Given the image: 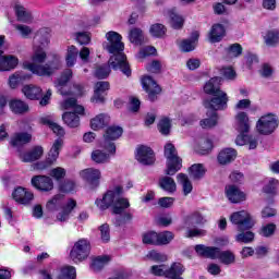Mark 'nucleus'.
<instances>
[{"instance_id": "f257e3e1", "label": "nucleus", "mask_w": 279, "mask_h": 279, "mask_svg": "<svg viewBox=\"0 0 279 279\" xmlns=\"http://www.w3.org/2000/svg\"><path fill=\"white\" fill-rule=\"evenodd\" d=\"M45 47H49V29L41 28L35 35L32 62L24 63L25 69L40 77H49L62 69V60L58 54H53L51 61L43 64L47 60Z\"/></svg>"}, {"instance_id": "f03ea898", "label": "nucleus", "mask_w": 279, "mask_h": 279, "mask_svg": "<svg viewBox=\"0 0 279 279\" xmlns=\"http://www.w3.org/2000/svg\"><path fill=\"white\" fill-rule=\"evenodd\" d=\"M107 43L102 45L104 49L111 53L108 64L99 65L96 68L95 75L98 80H106L110 75V66L113 71H122L126 77L132 75V70H130V64L128 63V57L123 53L125 46L121 43V35L114 31H110L106 34Z\"/></svg>"}, {"instance_id": "7ed1b4c3", "label": "nucleus", "mask_w": 279, "mask_h": 279, "mask_svg": "<svg viewBox=\"0 0 279 279\" xmlns=\"http://www.w3.org/2000/svg\"><path fill=\"white\" fill-rule=\"evenodd\" d=\"M121 195H123V187L118 185L113 190L107 191L102 198H97L95 204L99 210H108L112 207L113 215H121L125 208H130V201Z\"/></svg>"}, {"instance_id": "20e7f679", "label": "nucleus", "mask_w": 279, "mask_h": 279, "mask_svg": "<svg viewBox=\"0 0 279 279\" xmlns=\"http://www.w3.org/2000/svg\"><path fill=\"white\" fill-rule=\"evenodd\" d=\"M166 175H175L182 169V159L178 156V149L171 143L165 145Z\"/></svg>"}, {"instance_id": "39448f33", "label": "nucleus", "mask_w": 279, "mask_h": 279, "mask_svg": "<svg viewBox=\"0 0 279 279\" xmlns=\"http://www.w3.org/2000/svg\"><path fill=\"white\" fill-rule=\"evenodd\" d=\"M122 134L123 129L121 126H109L104 134L102 141L100 142V147L106 149L108 154L114 155L117 153V146L114 145L113 141L121 138Z\"/></svg>"}, {"instance_id": "423d86ee", "label": "nucleus", "mask_w": 279, "mask_h": 279, "mask_svg": "<svg viewBox=\"0 0 279 279\" xmlns=\"http://www.w3.org/2000/svg\"><path fill=\"white\" fill-rule=\"evenodd\" d=\"M90 256V241L80 239L76 241L70 252V258L73 263H82Z\"/></svg>"}, {"instance_id": "0eeeda50", "label": "nucleus", "mask_w": 279, "mask_h": 279, "mask_svg": "<svg viewBox=\"0 0 279 279\" xmlns=\"http://www.w3.org/2000/svg\"><path fill=\"white\" fill-rule=\"evenodd\" d=\"M230 221L234 226H238L239 232H245V230H251V228H254V219L246 210L233 213L230 216Z\"/></svg>"}, {"instance_id": "6e6552de", "label": "nucleus", "mask_w": 279, "mask_h": 279, "mask_svg": "<svg viewBox=\"0 0 279 279\" xmlns=\"http://www.w3.org/2000/svg\"><path fill=\"white\" fill-rule=\"evenodd\" d=\"M279 125L278 117L274 114H266L259 118L256 123V130L259 134H264V136H268V134H274L276 129Z\"/></svg>"}, {"instance_id": "1a4fd4ad", "label": "nucleus", "mask_w": 279, "mask_h": 279, "mask_svg": "<svg viewBox=\"0 0 279 279\" xmlns=\"http://www.w3.org/2000/svg\"><path fill=\"white\" fill-rule=\"evenodd\" d=\"M204 107L211 112H217V110H226L228 108V94L220 90L213 96L210 100L204 101Z\"/></svg>"}, {"instance_id": "9d476101", "label": "nucleus", "mask_w": 279, "mask_h": 279, "mask_svg": "<svg viewBox=\"0 0 279 279\" xmlns=\"http://www.w3.org/2000/svg\"><path fill=\"white\" fill-rule=\"evenodd\" d=\"M64 145V142L62 138H58L54 141L46 161H39L37 162V169L44 170L48 167V165H53L56 160H58V156H60V150L62 149V146Z\"/></svg>"}, {"instance_id": "9b49d317", "label": "nucleus", "mask_w": 279, "mask_h": 279, "mask_svg": "<svg viewBox=\"0 0 279 279\" xmlns=\"http://www.w3.org/2000/svg\"><path fill=\"white\" fill-rule=\"evenodd\" d=\"M5 36H0V47H3ZM19 66V58L14 56H3V51L0 50V71H12Z\"/></svg>"}, {"instance_id": "f8f14e48", "label": "nucleus", "mask_w": 279, "mask_h": 279, "mask_svg": "<svg viewBox=\"0 0 279 279\" xmlns=\"http://www.w3.org/2000/svg\"><path fill=\"white\" fill-rule=\"evenodd\" d=\"M142 85H143V88L148 94L149 100L156 101L158 95H160V92H161L158 83H156V81H154L151 76H144L142 78Z\"/></svg>"}, {"instance_id": "ddd939ff", "label": "nucleus", "mask_w": 279, "mask_h": 279, "mask_svg": "<svg viewBox=\"0 0 279 279\" xmlns=\"http://www.w3.org/2000/svg\"><path fill=\"white\" fill-rule=\"evenodd\" d=\"M135 158L141 162V165L148 166L156 162V155H154V150L147 146H140Z\"/></svg>"}, {"instance_id": "4468645a", "label": "nucleus", "mask_w": 279, "mask_h": 279, "mask_svg": "<svg viewBox=\"0 0 279 279\" xmlns=\"http://www.w3.org/2000/svg\"><path fill=\"white\" fill-rule=\"evenodd\" d=\"M12 197L17 204H22L23 206H27L34 202V193L27 191L25 187H16L12 193Z\"/></svg>"}, {"instance_id": "2eb2a0df", "label": "nucleus", "mask_w": 279, "mask_h": 279, "mask_svg": "<svg viewBox=\"0 0 279 279\" xmlns=\"http://www.w3.org/2000/svg\"><path fill=\"white\" fill-rule=\"evenodd\" d=\"M32 184L38 191H44L48 193L49 191H53V180L49 177L37 175L32 178Z\"/></svg>"}, {"instance_id": "dca6fc26", "label": "nucleus", "mask_w": 279, "mask_h": 279, "mask_svg": "<svg viewBox=\"0 0 279 279\" xmlns=\"http://www.w3.org/2000/svg\"><path fill=\"white\" fill-rule=\"evenodd\" d=\"M80 175L85 180V182L92 184V186H97L99 184V180H101V171L95 168L84 169L80 172Z\"/></svg>"}, {"instance_id": "f3484780", "label": "nucleus", "mask_w": 279, "mask_h": 279, "mask_svg": "<svg viewBox=\"0 0 279 279\" xmlns=\"http://www.w3.org/2000/svg\"><path fill=\"white\" fill-rule=\"evenodd\" d=\"M195 252L196 254H198V256H204L205 258H211V260H215L219 258L221 248L215 246H206L204 244H197L195 246Z\"/></svg>"}, {"instance_id": "a211bd4d", "label": "nucleus", "mask_w": 279, "mask_h": 279, "mask_svg": "<svg viewBox=\"0 0 279 279\" xmlns=\"http://www.w3.org/2000/svg\"><path fill=\"white\" fill-rule=\"evenodd\" d=\"M75 206H77V202H75V199L70 198L61 208V210L57 214L56 219L60 221V223L69 221L71 213H73Z\"/></svg>"}, {"instance_id": "6ab92c4d", "label": "nucleus", "mask_w": 279, "mask_h": 279, "mask_svg": "<svg viewBox=\"0 0 279 279\" xmlns=\"http://www.w3.org/2000/svg\"><path fill=\"white\" fill-rule=\"evenodd\" d=\"M226 195L232 204H240V202H245V193L241 192L235 185L226 186Z\"/></svg>"}, {"instance_id": "aec40b11", "label": "nucleus", "mask_w": 279, "mask_h": 279, "mask_svg": "<svg viewBox=\"0 0 279 279\" xmlns=\"http://www.w3.org/2000/svg\"><path fill=\"white\" fill-rule=\"evenodd\" d=\"M110 89V83L106 81L97 82L94 89V96L92 97V101L96 104H104V95L102 93H106V90Z\"/></svg>"}, {"instance_id": "412c9836", "label": "nucleus", "mask_w": 279, "mask_h": 279, "mask_svg": "<svg viewBox=\"0 0 279 279\" xmlns=\"http://www.w3.org/2000/svg\"><path fill=\"white\" fill-rule=\"evenodd\" d=\"M64 206H66V202H64V195L62 194L54 195L46 203V209L49 210V213H56L60 210V208H64Z\"/></svg>"}, {"instance_id": "4be33fe9", "label": "nucleus", "mask_w": 279, "mask_h": 279, "mask_svg": "<svg viewBox=\"0 0 279 279\" xmlns=\"http://www.w3.org/2000/svg\"><path fill=\"white\" fill-rule=\"evenodd\" d=\"M9 108L13 114H27L29 112V105L21 99H11Z\"/></svg>"}, {"instance_id": "5701e85b", "label": "nucleus", "mask_w": 279, "mask_h": 279, "mask_svg": "<svg viewBox=\"0 0 279 279\" xmlns=\"http://www.w3.org/2000/svg\"><path fill=\"white\" fill-rule=\"evenodd\" d=\"M27 143H32V134L27 132L14 133L10 141L12 147H23Z\"/></svg>"}, {"instance_id": "b1692460", "label": "nucleus", "mask_w": 279, "mask_h": 279, "mask_svg": "<svg viewBox=\"0 0 279 279\" xmlns=\"http://www.w3.org/2000/svg\"><path fill=\"white\" fill-rule=\"evenodd\" d=\"M218 162L222 167H226L230 162L236 159V151L233 148H225L218 154Z\"/></svg>"}, {"instance_id": "393cba45", "label": "nucleus", "mask_w": 279, "mask_h": 279, "mask_svg": "<svg viewBox=\"0 0 279 279\" xmlns=\"http://www.w3.org/2000/svg\"><path fill=\"white\" fill-rule=\"evenodd\" d=\"M22 93L31 100L40 99L43 97V88L36 85H25L22 88Z\"/></svg>"}, {"instance_id": "a878e982", "label": "nucleus", "mask_w": 279, "mask_h": 279, "mask_svg": "<svg viewBox=\"0 0 279 279\" xmlns=\"http://www.w3.org/2000/svg\"><path fill=\"white\" fill-rule=\"evenodd\" d=\"M235 121H236L238 131L240 132V134H245L250 132V118L247 117V113L239 112L235 116Z\"/></svg>"}, {"instance_id": "bb28decb", "label": "nucleus", "mask_w": 279, "mask_h": 279, "mask_svg": "<svg viewBox=\"0 0 279 279\" xmlns=\"http://www.w3.org/2000/svg\"><path fill=\"white\" fill-rule=\"evenodd\" d=\"M110 123V117L107 114L100 113L96 116L94 119L90 120V128L92 130H104L106 125Z\"/></svg>"}, {"instance_id": "cd10ccee", "label": "nucleus", "mask_w": 279, "mask_h": 279, "mask_svg": "<svg viewBox=\"0 0 279 279\" xmlns=\"http://www.w3.org/2000/svg\"><path fill=\"white\" fill-rule=\"evenodd\" d=\"M226 36V28L221 24H214L209 32V40L211 43H220V40Z\"/></svg>"}, {"instance_id": "c85d7f7f", "label": "nucleus", "mask_w": 279, "mask_h": 279, "mask_svg": "<svg viewBox=\"0 0 279 279\" xmlns=\"http://www.w3.org/2000/svg\"><path fill=\"white\" fill-rule=\"evenodd\" d=\"M62 110H74L76 114H84V107L82 105H77V99L68 98L63 102H61Z\"/></svg>"}, {"instance_id": "c756f323", "label": "nucleus", "mask_w": 279, "mask_h": 279, "mask_svg": "<svg viewBox=\"0 0 279 279\" xmlns=\"http://www.w3.org/2000/svg\"><path fill=\"white\" fill-rule=\"evenodd\" d=\"M159 186L162 191L167 193H175L178 191V185L175 184V180L171 177H162L159 179Z\"/></svg>"}, {"instance_id": "7c9ffc66", "label": "nucleus", "mask_w": 279, "mask_h": 279, "mask_svg": "<svg viewBox=\"0 0 279 279\" xmlns=\"http://www.w3.org/2000/svg\"><path fill=\"white\" fill-rule=\"evenodd\" d=\"M221 82L220 77L210 78L204 86V92L207 95H217V93H221V88H219V84Z\"/></svg>"}, {"instance_id": "2f4dec72", "label": "nucleus", "mask_w": 279, "mask_h": 279, "mask_svg": "<svg viewBox=\"0 0 279 279\" xmlns=\"http://www.w3.org/2000/svg\"><path fill=\"white\" fill-rule=\"evenodd\" d=\"M43 153H44L43 147L36 146L32 150H29L28 153L22 156V161L34 162L36 160H39V158H41L43 156Z\"/></svg>"}, {"instance_id": "473e14b6", "label": "nucleus", "mask_w": 279, "mask_h": 279, "mask_svg": "<svg viewBox=\"0 0 279 279\" xmlns=\"http://www.w3.org/2000/svg\"><path fill=\"white\" fill-rule=\"evenodd\" d=\"M177 181L179 184H181L183 189V195H189L193 191V183H191V179H189V175L184 173H179L177 175Z\"/></svg>"}, {"instance_id": "72a5a7b5", "label": "nucleus", "mask_w": 279, "mask_h": 279, "mask_svg": "<svg viewBox=\"0 0 279 279\" xmlns=\"http://www.w3.org/2000/svg\"><path fill=\"white\" fill-rule=\"evenodd\" d=\"M192 180H202L206 175V168L202 163H194L189 168Z\"/></svg>"}, {"instance_id": "f704fd0d", "label": "nucleus", "mask_w": 279, "mask_h": 279, "mask_svg": "<svg viewBox=\"0 0 279 279\" xmlns=\"http://www.w3.org/2000/svg\"><path fill=\"white\" fill-rule=\"evenodd\" d=\"M129 39L133 45L141 46L145 43V35L141 28H132L129 33Z\"/></svg>"}, {"instance_id": "c9c22d12", "label": "nucleus", "mask_w": 279, "mask_h": 279, "mask_svg": "<svg viewBox=\"0 0 279 279\" xmlns=\"http://www.w3.org/2000/svg\"><path fill=\"white\" fill-rule=\"evenodd\" d=\"M108 263H110V256L108 255L95 257L90 264V269L93 271H101Z\"/></svg>"}, {"instance_id": "e433bc0d", "label": "nucleus", "mask_w": 279, "mask_h": 279, "mask_svg": "<svg viewBox=\"0 0 279 279\" xmlns=\"http://www.w3.org/2000/svg\"><path fill=\"white\" fill-rule=\"evenodd\" d=\"M62 119L68 128H80V116L77 113L64 112Z\"/></svg>"}, {"instance_id": "4c0bfd02", "label": "nucleus", "mask_w": 279, "mask_h": 279, "mask_svg": "<svg viewBox=\"0 0 279 279\" xmlns=\"http://www.w3.org/2000/svg\"><path fill=\"white\" fill-rule=\"evenodd\" d=\"M196 225H204L206 223V218L203 217L202 213L195 211L186 217L185 219V226L186 228H191V226Z\"/></svg>"}, {"instance_id": "58836bf2", "label": "nucleus", "mask_w": 279, "mask_h": 279, "mask_svg": "<svg viewBox=\"0 0 279 279\" xmlns=\"http://www.w3.org/2000/svg\"><path fill=\"white\" fill-rule=\"evenodd\" d=\"M207 117H210V118H207V119H204L201 121V126L204 130H210V128H215V125H217V121L219 119L216 111H208Z\"/></svg>"}, {"instance_id": "ea45409f", "label": "nucleus", "mask_w": 279, "mask_h": 279, "mask_svg": "<svg viewBox=\"0 0 279 279\" xmlns=\"http://www.w3.org/2000/svg\"><path fill=\"white\" fill-rule=\"evenodd\" d=\"M218 259L220 263H222V265H234L236 256H234L232 251H220Z\"/></svg>"}, {"instance_id": "a19ab883", "label": "nucleus", "mask_w": 279, "mask_h": 279, "mask_svg": "<svg viewBox=\"0 0 279 279\" xmlns=\"http://www.w3.org/2000/svg\"><path fill=\"white\" fill-rule=\"evenodd\" d=\"M15 14L17 21H21V23H32V13L27 12V10L19 4L15 5Z\"/></svg>"}, {"instance_id": "79ce46f5", "label": "nucleus", "mask_w": 279, "mask_h": 279, "mask_svg": "<svg viewBox=\"0 0 279 279\" xmlns=\"http://www.w3.org/2000/svg\"><path fill=\"white\" fill-rule=\"evenodd\" d=\"M77 48L75 46L68 47V52L65 57L66 66H75V62H77Z\"/></svg>"}, {"instance_id": "37998d69", "label": "nucleus", "mask_w": 279, "mask_h": 279, "mask_svg": "<svg viewBox=\"0 0 279 279\" xmlns=\"http://www.w3.org/2000/svg\"><path fill=\"white\" fill-rule=\"evenodd\" d=\"M29 75L23 74V72H16L9 77V86L11 88H16L21 82H25V80H29Z\"/></svg>"}, {"instance_id": "c03bdc74", "label": "nucleus", "mask_w": 279, "mask_h": 279, "mask_svg": "<svg viewBox=\"0 0 279 279\" xmlns=\"http://www.w3.org/2000/svg\"><path fill=\"white\" fill-rule=\"evenodd\" d=\"M92 160L97 162V165H104L105 162H110V154H106L102 150H94L92 153Z\"/></svg>"}, {"instance_id": "a18cd8bd", "label": "nucleus", "mask_w": 279, "mask_h": 279, "mask_svg": "<svg viewBox=\"0 0 279 279\" xmlns=\"http://www.w3.org/2000/svg\"><path fill=\"white\" fill-rule=\"evenodd\" d=\"M264 40L267 47H276V45L279 43V32L268 31L264 36Z\"/></svg>"}, {"instance_id": "49530a36", "label": "nucleus", "mask_w": 279, "mask_h": 279, "mask_svg": "<svg viewBox=\"0 0 279 279\" xmlns=\"http://www.w3.org/2000/svg\"><path fill=\"white\" fill-rule=\"evenodd\" d=\"M174 234L171 231H163L157 233V245H169L173 241Z\"/></svg>"}, {"instance_id": "de8ad7c7", "label": "nucleus", "mask_w": 279, "mask_h": 279, "mask_svg": "<svg viewBox=\"0 0 279 279\" xmlns=\"http://www.w3.org/2000/svg\"><path fill=\"white\" fill-rule=\"evenodd\" d=\"M169 16L173 29H182V26L184 25V19H182V16H180L174 10L169 12Z\"/></svg>"}, {"instance_id": "09e8293b", "label": "nucleus", "mask_w": 279, "mask_h": 279, "mask_svg": "<svg viewBox=\"0 0 279 279\" xmlns=\"http://www.w3.org/2000/svg\"><path fill=\"white\" fill-rule=\"evenodd\" d=\"M147 258H149V260H154V263H167V260H169L167 254L160 253L158 251L148 252Z\"/></svg>"}, {"instance_id": "8fccbe9b", "label": "nucleus", "mask_w": 279, "mask_h": 279, "mask_svg": "<svg viewBox=\"0 0 279 279\" xmlns=\"http://www.w3.org/2000/svg\"><path fill=\"white\" fill-rule=\"evenodd\" d=\"M143 243L145 245H158V233L155 231L144 233Z\"/></svg>"}, {"instance_id": "3c124183", "label": "nucleus", "mask_w": 279, "mask_h": 279, "mask_svg": "<svg viewBox=\"0 0 279 279\" xmlns=\"http://www.w3.org/2000/svg\"><path fill=\"white\" fill-rule=\"evenodd\" d=\"M149 33L155 38H162V36L167 33V28L162 24H153L150 26Z\"/></svg>"}, {"instance_id": "603ef678", "label": "nucleus", "mask_w": 279, "mask_h": 279, "mask_svg": "<svg viewBox=\"0 0 279 279\" xmlns=\"http://www.w3.org/2000/svg\"><path fill=\"white\" fill-rule=\"evenodd\" d=\"M235 241L238 243H252V241H254V232L252 231H241V233H239L235 236Z\"/></svg>"}, {"instance_id": "864d4df0", "label": "nucleus", "mask_w": 279, "mask_h": 279, "mask_svg": "<svg viewBox=\"0 0 279 279\" xmlns=\"http://www.w3.org/2000/svg\"><path fill=\"white\" fill-rule=\"evenodd\" d=\"M158 130L161 134L167 136L171 132V120L169 118H162L158 123Z\"/></svg>"}, {"instance_id": "5fc2aeb1", "label": "nucleus", "mask_w": 279, "mask_h": 279, "mask_svg": "<svg viewBox=\"0 0 279 279\" xmlns=\"http://www.w3.org/2000/svg\"><path fill=\"white\" fill-rule=\"evenodd\" d=\"M59 279H75V267L65 266L61 269Z\"/></svg>"}, {"instance_id": "6e6d98bb", "label": "nucleus", "mask_w": 279, "mask_h": 279, "mask_svg": "<svg viewBox=\"0 0 279 279\" xmlns=\"http://www.w3.org/2000/svg\"><path fill=\"white\" fill-rule=\"evenodd\" d=\"M16 32L22 36V38H29V35L33 34L34 29L25 24H15Z\"/></svg>"}, {"instance_id": "4d7b16f0", "label": "nucleus", "mask_w": 279, "mask_h": 279, "mask_svg": "<svg viewBox=\"0 0 279 279\" xmlns=\"http://www.w3.org/2000/svg\"><path fill=\"white\" fill-rule=\"evenodd\" d=\"M73 77V70L66 69L62 72L60 78L58 80L59 86H66L68 82Z\"/></svg>"}, {"instance_id": "13d9d810", "label": "nucleus", "mask_w": 279, "mask_h": 279, "mask_svg": "<svg viewBox=\"0 0 279 279\" xmlns=\"http://www.w3.org/2000/svg\"><path fill=\"white\" fill-rule=\"evenodd\" d=\"M150 274H153V276H163L165 278H167V266L166 265H154L150 267Z\"/></svg>"}, {"instance_id": "bf43d9fd", "label": "nucleus", "mask_w": 279, "mask_h": 279, "mask_svg": "<svg viewBox=\"0 0 279 279\" xmlns=\"http://www.w3.org/2000/svg\"><path fill=\"white\" fill-rule=\"evenodd\" d=\"M45 123L47 125H49V128H50V130H52L53 134H56L57 136H64V134H65L64 128H62L58 123L51 122L49 120L45 121Z\"/></svg>"}, {"instance_id": "052dcab7", "label": "nucleus", "mask_w": 279, "mask_h": 279, "mask_svg": "<svg viewBox=\"0 0 279 279\" xmlns=\"http://www.w3.org/2000/svg\"><path fill=\"white\" fill-rule=\"evenodd\" d=\"M154 54H156V48L154 46H148L140 50L137 58L138 60H143L144 58H147V56Z\"/></svg>"}, {"instance_id": "680f3d73", "label": "nucleus", "mask_w": 279, "mask_h": 279, "mask_svg": "<svg viewBox=\"0 0 279 279\" xmlns=\"http://www.w3.org/2000/svg\"><path fill=\"white\" fill-rule=\"evenodd\" d=\"M228 53L231 58H239L243 53V48L239 44H233L228 48Z\"/></svg>"}, {"instance_id": "e2e57ef3", "label": "nucleus", "mask_w": 279, "mask_h": 279, "mask_svg": "<svg viewBox=\"0 0 279 279\" xmlns=\"http://www.w3.org/2000/svg\"><path fill=\"white\" fill-rule=\"evenodd\" d=\"M66 175V170L62 167H57L53 168L50 171V177L53 178L54 180H62Z\"/></svg>"}, {"instance_id": "0e129e2a", "label": "nucleus", "mask_w": 279, "mask_h": 279, "mask_svg": "<svg viewBox=\"0 0 279 279\" xmlns=\"http://www.w3.org/2000/svg\"><path fill=\"white\" fill-rule=\"evenodd\" d=\"M195 46H196L195 40L184 39L180 44V49L181 51L189 52V51H193L195 49Z\"/></svg>"}, {"instance_id": "69168bd1", "label": "nucleus", "mask_w": 279, "mask_h": 279, "mask_svg": "<svg viewBox=\"0 0 279 279\" xmlns=\"http://www.w3.org/2000/svg\"><path fill=\"white\" fill-rule=\"evenodd\" d=\"M187 239H193L195 236H206V230L204 229H189L185 233Z\"/></svg>"}, {"instance_id": "338daca9", "label": "nucleus", "mask_w": 279, "mask_h": 279, "mask_svg": "<svg viewBox=\"0 0 279 279\" xmlns=\"http://www.w3.org/2000/svg\"><path fill=\"white\" fill-rule=\"evenodd\" d=\"M274 232H276V225L274 223L266 225L260 230L262 236L266 238L274 235Z\"/></svg>"}, {"instance_id": "774afa93", "label": "nucleus", "mask_w": 279, "mask_h": 279, "mask_svg": "<svg viewBox=\"0 0 279 279\" xmlns=\"http://www.w3.org/2000/svg\"><path fill=\"white\" fill-rule=\"evenodd\" d=\"M276 189H278V180L270 179L268 184L264 186V193H268V194L276 193Z\"/></svg>"}]
</instances>
